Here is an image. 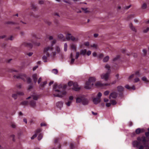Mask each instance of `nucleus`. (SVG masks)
<instances>
[{"instance_id":"f257e3e1","label":"nucleus","mask_w":149,"mask_h":149,"mask_svg":"<svg viewBox=\"0 0 149 149\" xmlns=\"http://www.w3.org/2000/svg\"><path fill=\"white\" fill-rule=\"evenodd\" d=\"M137 141L135 140L132 143L134 147H136L139 149H143L144 146H139L141 144V141L145 147H147L148 145L146 144V139L144 136L138 137L137 138Z\"/></svg>"},{"instance_id":"f03ea898","label":"nucleus","mask_w":149,"mask_h":149,"mask_svg":"<svg viewBox=\"0 0 149 149\" xmlns=\"http://www.w3.org/2000/svg\"><path fill=\"white\" fill-rule=\"evenodd\" d=\"M67 86V85L66 84H60L58 86V88H62V91H60L59 90H56L55 91L58 92V93L56 95L54 94V97H63V95H65L66 93L65 90Z\"/></svg>"},{"instance_id":"7ed1b4c3","label":"nucleus","mask_w":149,"mask_h":149,"mask_svg":"<svg viewBox=\"0 0 149 149\" xmlns=\"http://www.w3.org/2000/svg\"><path fill=\"white\" fill-rule=\"evenodd\" d=\"M53 49L52 47H45L44 50V52L45 54H46V56H44L42 57V59L44 62L47 61V58L49 56L50 52H52Z\"/></svg>"},{"instance_id":"20e7f679","label":"nucleus","mask_w":149,"mask_h":149,"mask_svg":"<svg viewBox=\"0 0 149 149\" xmlns=\"http://www.w3.org/2000/svg\"><path fill=\"white\" fill-rule=\"evenodd\" d=\"M96 81V79L94 77H90L88 81L86 82L84 88L86 89H90L93 86L94 83Z\"/></svg>"},{"instance_id":"39448f33","label":"nucleus","mask_w":149,"mask_h":149,"mask_svg":"<svg viewBox=\"0 0 149 149\" xmlns=\"http://www.w3.org/2000/svg\"><path fill=\"white\" fill-rule=\"evenodd\" d=\"M32 97L33 100H30L29 102V104L31 107L33 108H35L36 106V102L35 100H37L39 97V96L37 95H35L32 96H29L26 98V99H29Z\"/></svg>"},{"instance_id":"423d86ee","label":"nucleus","mask_w":149,"mask_h":149,"mask_svg":"<svg viewBox=\"0 0 149 149\" xmlns=\"http://www.w3.org/2000/svg\"><path fill=\"white\" fill-rule=\"evenodd\" d=\"M14 77L15 78L21 79L24 81L26 80L27 81V83L29 84H30L31 81V78L29 77H27L26 75L23 74H20L18 75H15L14 76Z\"/></svg>"},{"instance_id":"0eeeda50","label":"nucleus","mask_w":149,"mask_h":149,"mask_svg":"<svg viewBox=\"0 0 149 149\" xmlns=\"http://www.w3.org/2000/svg\"><path fill=\"white\" fill-rule=\"evenodd\" d=\"M76 102L77 103L82 102V104L84 105L87 104L88 103V100L84 95H81L77 97Z\"/></svg>"},{"instance_id":"6e6552de","label":"nucleus","mask_w":149,"mask_h":149,"mask_svg":"<svg viewBox=\"0 0 149 149\" xmlns=\"http://www.w3.org/2000/svg\"><path fill=\"white\" fill-rule=\"evenodd\" d=\"M105 68L108 69V71L105 74H102L101 76L102 79H104L105 80L107 81L108 78L111 70L110 69V66L109 65H106L105 66Z\"/></svg>"},{"instance_id":"1a4fd4ad","label":"nucleus","mask_w":149,"mask_h":149,"mask_svg":"<svg viewBox=\"0 0 149 149\" xmlns=\"http://www.w3.org/2000/svg\"><path fill=\"white\" fill-rule=\"evenodd\" d=\"M68 85L69 86L73 85V87L72 88V89L76 91H79L80 89L77 82L74 83L72 81H70L68 82Z\"/></svg>"},{"instance_id":"9d476101","label":"nucleus","mask_w":149,"mask_h":149,"mask_svg":"<svg viewBox=\"0 0 149 149\" xmlns=\"http://www.w3.org/2000/svg\"><path fill=\"white\" fill-rule=\"evenodd\" d=\"M66 39L68 40H72L74 41H77L78 40L77 38H75L71 36V34H68L66 36Z\"/></svg>"},{"instance_id":"9b49d317","label":"nucleus","mask_w":149,"mask_h":149,"mask_svg":"<svg viewBox=\"0 0 149 149\" xmlns=\"http://www.w3.org/2000/svg\"><path fill=\"white\" fill-rule=\"evenodd\" d=\"M110 84L106 83V84H102L100 81H98L96 82L95 84V86L97 87H101L104 86H107L110 85Z\"/></svg>"},{"instance_id":"f8f14e48","label":"nucleus","mask_w":149,"mask_h":149,"mask_svg":"<svg viewBox=\"0 0 149 149\" xmlns=\"http://www.w3.org/2000/svg\"><path fill=\"white\" fill-rule=\"evenodd\" d=\"M24 93L23 92H22L17 91L16 93L13 94L12 95V97L15 99H16L17 98V95H24Z\"/></svg>"},{"instance_id":"ddd939ff","label":"nucleus","mask_w":149,"mask_h":149,"mask_svg":"<svg viewBox=\"0 0 149 149\" xmlns=\"http://www.w3.org/2000/svg\"><path fill=\"white\" fill-rule=\"evenodd\" d=\"M41 131V130L40 129H38L37 130L35 131V133L34 134L31 138V139H33L35 138L37 136L38 134L40 133Z\"/></svg>"},{"instance_id":"4468645a","label":"nucleus","mask_w":149,"mask_h":149,"mask_svg":"<svg viewBox=\"0 0 149 149\" xmlns=\"http://www.w3.org/2000/svg\"><path fill=\"white\" fill-rule=\"evenodd\" d=\"M118 95V94L116 92H113L111 93L109 96V99L111 98V97H112L113 98H116Z\"/></svg>"},{"instance_id":"2eb2a0df","label":"nucleus","mask_w":149,"mask_h":149,"mask_svg":"<svg viewBox=\"0 0 149 149\" xmlns=\"http://www.w3.org/2000/svg\"><path fill=\"white\" fill-rule=\"evenodd\" d=\"M93 102L95 104H97L101 102L100 98H95L93 100Z\"/></svg>"},{"instance_id":"dca6fc26","label":"nucleus","mask_w":149,"mask_h":149,"mask_svg":"<svg viewBox=\"0 0 149 149\" xmlns=\"http://www.w3.org/2000/svg\"><path fill=\"white\" fill-rule=\"evenodd\" d=\"M22 46L27 47L31 48L33 47L32 44L31 43L24 42L22 45Z\"/></svg>"},{"instance_id":"f3484780","label":"nucleus","mask_w":149,"mask_h":149,"mask_svg":"<svg viewBox=\"0 0 149 149\" xmlns=\"http://www.w3.org/2000/svg\"><path fill=\"white\" fill-rule=\"evenodd\" d=\"M117 88L118 91L121 93L120 95L121 94L122 95V92L124 90V88L121 86H119L117 87Z\"/></svg>"},{"instance_id":"a211bd4d","label":"nucleus","mask_w":149,"mask_h":149,"mask_svg":"<svg viewBox=\"0 0 149 149\" xmlns=\"http://www.w3.org/2000/svg\"><path fill=\"white\" fill-rule=\"evenodd\" d=\"M32 78L34 82L36 83L37 80V75L36 74H34L32 75Z\"/></svg>"},{"instance_id":"6ab92c4d","label":"nucleus","mask_w":149,"mask_h":149,"mask_svg":"<svg viewBox=\"0 0 149 149\" xmlns=\"http://www.w3.org/2000/svg\"><path fill=\"white\" fill-rule=\"evenodd\" d=\"M125 87L126 88L129 90L133 89L134 90L135 89V87L134 86H133L132 87H131L128 85H126L125 86Z\"/></svg>"},{"instance_id":"aec40b11","label":"nucleus","mask_w":149,"mask_h":149,"mask_svg":"<svg viewBox=\"0 0 149 149\" xmlns=\"http://www.w3.org/2000/svg\"><path fill=\"white\" fill-rule=\"evenodd\" d=\"M144 132V130L142 129L141 130L140 128L137 129L135 131V133L137 134H139L141 132Z\"/></svg>"},{"instance_id":"412c9836","label":"nucleus","mask_w":149,"mask_h":149,"mask_svg":"<svg viewBox=\"0 0 149 149\" xmlns=\"http://www.w3.org/2000/svg\"><path fill=\"white\" fill-rule=\"evenodd\" d=\"M63 103L62 102H59L56 104L58 108H61L63 106Z\"/></svg>"},{"instance_id":"4be33fe9","label":"nucleus","mask_w":149,"mask_h":149,"mask_svg":"<svg viewBox=\"0 0 149 149\" xmlns=\"http://www.w3.org/2000/svg\"><path fill=\"white\" fill-rule=\"evenodd\" d=\"M129 26L130 28L133 31L136 32V30L135 28L133 26L132 23H130L129 24Z\"/></svg>"},{"instance_id":"5701e85b","label":"nucleus","mask_w":149,"mask_h":149,"mask_svg":"<svg viewBox=\"0 0 149 149\" xmlns=\"http://www.w3.org/2000/svg\"><path fill=\"white\" fill-rule=\"evenodd\" d=\"M86 53V49H84V50H81L80 52V54L84 55Z\"/></svg>"},{"instance_id":"b1692460","label":"nucleus","mask_w":149,"mask_h":149,"mask_svg":"<svg viewBox=\"0 0 149 149\" xmlns=\"http://www.w3.org/2000/svg\"><path fill=\"white\" fill-rule=\"evenodd\" d=\"M71 48L74 50V51H76V45L74 44H72L71 45H70Z\"/></svg>"},{"instance_id":"393cba45","label":"nucleus","mask_w":149,"mask_h":149,"mask_svg":"<svg viewBox=\"0 0 149 149\" xmlns=\"http://www.w3.org/2000/svg\"><path fill=\"white\" fill-rule=\"evenodd\" d=\"M47 84V81H45L42 83H41L40 84V86L43 87L45 86Z\"/></svg>"},{"instance_id":"a878e982","label":"nucleus","mask_w":149,"mask_h":149,"mask_svg":"<svg viewBox=\"0 0 149 149\" xmlns=\"http://www.w3.org/2000/svg\"><path fill=\"white\" fill-rule=\"evenodd\" d=\"M109 57L108 56H107L104 58L103 59V61L104 62H107L109 59Z\"/></svg>"},{"instance_id":"bb28decb","label":"nucleus","mask_w":149,"mask_h":149,"mask_svg":"<svg viewBox=\"0 0 149 149\" xmlns=\"http://www.w3.org/2000/svg\"><path fill=\"white\" fill-rule=\"evenodd\" d=\"M52 72L53 73H54L55 74H57L58 73V70L56 69H53Z\"/></svg>"},{"instance_id":"cd10ccee","label":"nucleus","mask_w":149,"mask_h":149,"mask_svg":"<svg viewBox=\"0 0 149 149\" xmlns=\"http://www.w3.org/2000/svg\"><path fill=\"white\" fill-rule=\"evenodd\" d=\"M31 42L33 44L39 46L40 45V43L39 42H35L33 40H32Z\"/></svg>"},{"instance_id":"c85d7f7f","label":"nucleus","mask_w":149,"mask_h":149,"mask_svg":"<svg viewBox=\"0 0 149 149\" xmlns=\"http://www.w3.org/2000/svg\"><path fill=\"white\" fill-rule=\"evenodd\" d=\"M28 103V102L27 101H24L22 102L21 103V104L23 105H26Z\"/></svg>"},{"instance_id":"c756f323","label":"nucleus","mask_w":149,"mask_h":149,"mask_svg":"<svg viewBox=\"0 0 149 149\" xmlns=\"http://www.w3.org/2000/svg\"><path fill=\"white\" fill-rule=\"evenodd\" d=\"M8 71L10 72H17V70H14L13 69H10L8 70Z\"/></svg>"},{"instance_id":"7c9ffc66","label":"nucleus","mask_w":149,"mask_h":149,"mask_svg":"<svg viewBox=\"0 0 149 149\" xmlns=\"http://www.w3.org/2000/svg\"><path fill=\"white\" fill-rule=\"evenodd\" d=\"M42 136H43V135L41 133L38 136V140H40L42 139Z\"/></svg>"},{"instance_id":"2f4dec72","label":"nucleus","mask_w":149,"mask_h":149,"mask_svg":"<svg viewBox=\"0 0 149 149\" xmlns=\"http://www.w3.org/2000/svg\"><path fill=\"white\" fill-rule=\"evenodd\" d=\"M110 102H111V104L113 105H115L116 104V102L114 100H111Z\"/></svg>"},{"instance_id":"473e14b6","label":"nucleus","mask_w":149,"mask_h":149,"mask_svg":"<svg viewBox=\"0 0 149 149\" xmlns=\"http://www.w3.org/2000/svg\"><path fill=\"white\" fill-rule=\"evenodd\" d=\"M11 127L13 128H15L16 127L15 124L14 122L11 123Z\"/></svg>"},{"instance_id":"72a5a7b5","label":"nucleus","mask_w":149,"mask_h":149,"mask_svg":"<svg viewBox=\"0 0 149 149\" xmlns=\"http://www.w3.org/2000/svg\"><path fill=\"white\" fill-rule=\"evenodd\" d=\"M58 37L60 39H63V40H64L63 39V34H60L58 35Z\"/></svg>"},{"instance_id":"f704fd0d","label":"nucleus","mask_w":149,"mask_h":149,"mask_svg":"<svg viewBox=\"0 0 149 149\" xmlns=\"http://www.w3.org/2000/svg\"><path fill=\"white\" fill-rule=\"evenodd\" d=\"M142 79L143 81L145 82H148V81L146 77H143L142 78Z\"/></svg>"},{"instance_id":"c9c22d12","label":"nucleus","mask_w":149,"mask_h":149,"mask_svg":"<svg viewBox=\"0 0 149 149\" xmlns=\"http://www.w3.org/2000/svg\"><path fill=\"white\" fill-rule=\"evenodd\" d=\"M147 5L146 3H144L142 6L141 8L142 9H145L146 8Z\"/></svg>"},{"instance_id":"e433bc0d","label":"nucleus","mask_w":149,"mask_h":149,"mask_svg":"<svg viewBox=\"0 0 149 149\" xmlns=\"http://www.w3.org/2000/svg\"><path fill=\"white\" fill-rule=\"evenodd\" d=\"M134 74V76L135 75L136 77H139L140 76L139 72V71H136V72L135 74Z\"/></svg>"},{"instance_id":"4c0bfd02","label":"nucleus","mask_w":149,"mask_h":149,"mask_svg":"<svg viewBox=\"0 0 149 149\" xmlns=\"http://www.w3.org/2000/svg\"><path fill=\"white\" fill-rule=\"evenodd\" d=\"M67 43H65L64 45V51L66 52L67 50Z\"/></svg>"},{"instance_id":"58836bf2","label":"nucleus","mask_w":149,"mask_h":149,"mask_svg":"<svg viewBox=\"0 0 149 149\" xmlns=\"http://www.w3.org/2000/svg\"><path fill=\"white\" fill-rule=\"evenodd\" d=\"M72 101H69L68 102L66 103V105L68 106H69L70 105V104L72 103Z\"/></svg>"},{"instance_id":"ea45409f","label":"nucleus","mask_w":149,"mask_h":149,"mask_svg":"<svg viewBox=\"0 0 149 149\" xmlns=\"http://www.w3.org/2000/svg\"><path fill=\"white\" fill-rule=\"evenodd\" d=\"M80 54H79V52H76V56H75V59H77L78 58Z\"/></svg>"},{"instance_id":"a19ab883","label":"nucleus","mask_w":149,"mask_h":149,"mask_svg":"<svg viewBox=\"0 0 149 149\" xmlns=\"http://www.w3.org/2000/svg\"><path fill=\"white\" fill-rule=\"evenodd\" d=\"M109 91H107L104 92V94L105 95H109Z\"/></svg>"},{"instance_id":"79ce46f5","label":"nucleus","mask_w":149,"mask_h":149,"mask_svg":"<svg viewBox=\"0 0 149 149\" xmlns=\"http://www.w3.org/2000/svg\"><path fill=\"white\" fill-rule=\"evenodd\" d=\"M120 57V56H119V55L117 56L115 58H114L113 59V61H116V60H117Z\"/></svg>"},{"instance_id":"37998d69","label":"nucleus","mask_w":149,"mask_h":149,"mask_svg":"<svg viewBox=\"0 0 149 149\" xmlns=\"http://www.w3.org/2000/svg\"><path fill=\"white\" fill-rule=\"evenodd\" d=\"M6 24H15V23L12 22L8 21L6 22Z\"/></svg>"},{"instance_id":"c03bdc74","label":"nucleus","mask_w":149,"mask_h":149,"mask_svg":"<svg viewBox=\"0 0 149 149\" xmlns=\"http://www.w3.org/2000/svg\"><path fill=\"white\" fill-rule=\"evenodd\" d=\"M56 40H54L52 41V46H50V47H52H52V46H53V45H54L55 44V43H56Z\"/></svg>"},{"instance_id":"a18cd8bd","label":"nucleus","mask_w":149,"mask_h":149,"mask_svg":"<svg viewBox=\"0 0 149 149\" xmlns=\"http://www.w3.org/2000/svg\"><path fill=\"white\" fill-rule=\"evenodd\" d=\"M56 50L58 52H59L60 51V49L58 46H56Z\"/></svg>"},{"instance_id":"49530a36","label":"nucleus","mask_w":149,"mask_h":149,"mask_svg":"<svg viewBox=\"0 0 149 149\" xmlns=\"http://www.w3.org/2000/svg\"><path fill=\"white\" fill-rule=\"evenodd\" d=\"M31 7H32V8L34 10H36V9L37 8L36 7L34 4H32L31 5Z\"/></svg>"},{"instance_id":"de8ad7c7","label":"nucleus","mask_w":149,"mask_h":149,"mask_svg":"<svg viewBox=\"0 0 149 149\" xmlns=\"http://www.w3.org/2000/svg\"><path fill=\"white\" fill-rule=\"evenodd\" d=\"M134 74H133L130 76L129 77V80L131 79H132L134 77Z\"/></svg>"},{"instance_id":"09e8293b","label":"nucleus","mask_w":149,"mask_h":149,"mask_svg":"<svg viewBox=\"0 0 149 149\" xmlns=\"http://www.w3.org/2000/svg\"><path fill=\"white\" fill-rule=\"evenodd\" d=\"M102 95V94L100 92H99L97 95V96L98 97V98H100V97Z\"/></svg>"},{"instance_id":"8fccbe9b","label":"nucleus","mask_w":149,"mask_h":149,"mask_svg":"<svg viewBox=\"0 0 149 149\" xmlns=\"http://www.w3.org/2000/svg\"><path fill=\"white\" fill-rule=\"evenodd\" d=\"M26 54L27 55H28L29 56H30L33 55V53L29 52V53H26Z\"/></svg>"},{"instance_id":"3c124183","label":"nucleus","mask_w":149,"mask_h":149,"mask_svg":"<svg viewBox=\"0 0 149 149\" xmlns=\"http://www.w3.org/2000/svg\"><path fill=\"white\" fill-rule=\"evenodd\" d=\"M134 15H131L129 16L128 17V19H130L133 18L134 17Z\"/></svg>"},{"instance_id":"603ef678","label":"nucleus","mask_w":149,"mask_h":149,"mask_svg":"<svg viewBox=\"0 0 149 149\" xmlns=\"http://www.w3.org/2000/svg\"><path fill=\"white\" fill-rule=\"evenodd\" d=\"M149 30V27H147L146 29L144 30L143 31L144 33H146Z\"/></svg>"},{"instance_id":"864d4df0","label":"nucleus","mask_w":149,"mask_h":149,"mask_svg":"<svg viewBox=\"0 0 149 149\" xmlns=\"http://www.w3.org/2000/svg\"><path fill=\"white\" fill-rule=\"evenodd\" d=\"M74 60H75V59L74 58H71V62L70 63L71 65H72L74 61Z\"/></svg>"},{"instance_id":"5fc2aeb1","label":"nucleus","mask_w":149,"mask_h":149,"mask_svg":"<svg viewBox=\"0 0 149 149\" xmlns=\"http://www.w3.org/2000/svg\"><path fill=\"white\" fill-rule=\"evenodd\" d=\"M15 135L14 134H12L10 136V138L13 139V141H15V140L14 139Z\"/></svg>"},{"instance_id":"6e6d98bb","label":"nucleus","mask_w":149,"mask_h":149,"mask_svg":"<svg viewBox=\"0 0 149 149\" xmlns=\"http://www.w3.org/2000/svg\"><path fill=\"white\" fill-rule=\"evenodd\" d=\"M103 56H104L103 54H100L99 55L98 57L99 58H102L103 57Z\"/></svg>"},{"instance_id":"4d7b16f0","label":"nucleus","mask_w":149,"mask_h":149,"mask_svg":"<svg viewBox=\"0 0 149 149\" xmlns=\"http://www.w3.org/2000/svg\"><path fill=\"white\" fill-rule=\"evenodd\" d=\"M13 39V37L12 36H11L10 37L7 38L6 39L7 40H12Z\"/></svg>"},{"instance_id":"13d9d810","label":"nucleus","mask_w":149,"mask_h":149,"mask_svg":"<svg viewBox=\"0 0 149 149\" xmlns=\"http://www.w3.org/2000/svg\"><path fill=\"white\" fill-rule=\"evenodd\" d=\"M145 135L147 138L149 137V131L145 132Z\"/></svg>"},{"instance_id":"bf43d9fd","label":"nucleus","mask_w":149,"mask_h":149,"mask_svg":"<svg viewBox=\"0 0 149 149\" xmlns=\"http://www.w3.org/2000/svg\"><path fill=\"white\" fill-rule=\"evenodd\" d=\"M139 81V78H137L135 79L134 80V82H137Z\"/></svg>"},{"instance_id":"052dcab7","label":"nucleus","mask_w":149,"mask_h":149,"mask_svg":"<svg viewBox=\"0 0 149 149\" xmlns=\"http://www.w3.org/2000/svg\"><path fill=\"white\" fill-rule=\"evenodd\" d=\"M57 87V84L56 83H55L54 85L53 88L55 89H56Z\"/></svg>"},{"instance_id":"680f3d73","label":"nucleus","mask_w":149,"mask_h":149,"mask_svg":"<svg viewBox=\"0 0 149 149\" xmlns=\"http://www.w3.org/2000/svg\"><path fill=\"white\" fill-rule=\"evenodd\" d=\"M111 103H107L106 104V106L107 107H109L111 105Z\"/></svg>"},{"instance_id":"e2e57ef3","label":"nucleus","mask_w":149,"mask_h":149,"mask_svg":"<svg viewBox=\"0 0 149 149\" xmlns=\"http://www.w3.org/2000/svg\"><path fill=\"white\" fill-rule=\"evenodd\" d=\"M33 88V85H32V84L31 85H30L29 87H28V90H30V89H31V88Z\"/></svg>"},{"instance_id":"0e129e2a","label":"nucleus","mask_w":149,"mask_h":149,"mask_svg":"<svg viewBox=\"0 0 149 149\" xmlns=\"http://www.w3.org/2000/svg\"><path fill=\"white\" fill-rule=\"evenodd\" d=\"M41 80H42L41 78V77L39 78V79H38V84H39L40 83Z\"/></svg>"},{"instance_id":"69168bd1","label":"nucleus","mask_w":149,"mask_h":149,"mask_svg":"<svg viewBox=\"0 0 149 149\" xmlns=\"http://www.w3.org/2000/svg\"><path fill=\"white\" fill-rule=\"evenodd\" d=\"M84 45L86 46H88L89 45V42H88L84 43Z\"/></svg>"},{"instance_id":"338daca9","label":"nucleus","mask_w":149,"mask_h":149,"mask_svg":"<svg viewBox=\"0 0 149 149\" xmlns=\"http://www.w3.org/2000/svg\"><path fill=\"white\" fill-rule=\"evenodd\" d=\"M87 54L88 56H89L91 54V52L90 51H88L86 53Z\"/></svg>"},{"instance_id":"774afa93","label":"nucleus","mask_w":149,"mask_h":149,"mask_svg":"<svg viewBox=\"0 0 149 149\" xmlns=\"http://www.w3.org/2000/svg\"><path fill=\"white\" fill-rule=\"evenodd\" d=\"M38 65L36 66H34V67H33V71L35 70H36V69L38 68Z\"/></svg>"}]
</instances>
